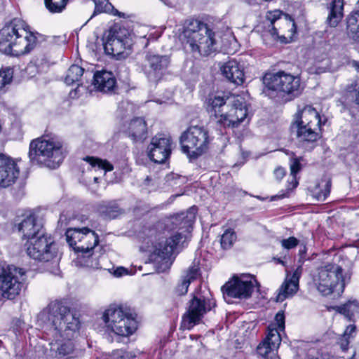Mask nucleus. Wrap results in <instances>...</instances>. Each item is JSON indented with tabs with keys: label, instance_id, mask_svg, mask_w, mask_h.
<instances>
[{
	"label": "nucleus",
	"instance_id": "nucleus-21",
	"mask_svg": "<svg viewBox=\"0 0 359 359\" xmlns=\"http://www.w3.org/2000/svg\"><path fill=\"white\" fill-rule=\"evenodd\" d=\"M15 42L11 50L17 55H25L30 53L36 46V36L27 31L25 27L20 29L18 37L15 38Z\"/></svg>",
	"mask_w": 359,
	"mask_h": 359
},
{
	"label": "nucleus",
	"instance_id": "nucleus-16",
	"mask_svg": "<svg viewBox=\"0 0 359 359\" xmlns=\"http://www.w3.org/2000/svg\"><path fill=\"white\" fill-rule=\"evenodd\" d=\"M172 140L164 134H158L151 140L147 147V155L154 162L163 163L171 154Z\"/></svg>",
	"mask_w": 359,
	"mask_h": 359
},
{
	"label": "nucleus",
	"instance_id": "nucleus-27",
	"mask_svg": "<svg viewBox=\"0 0 359 359\" xmlns=\"http://www.w3.org/2000/svg\"><path fill=\"white\" fill-rule=\"evenodd\" d=\"M297 124L320 128L321 124H325V122H322L319 114L313 107L311 106H306L299 111L297 116Z\"/></svg>",
	"mask_w": 359,
	"mask_h": 359
},
{
	"label": "nucleus",
	"instance_id": "nucleus-28",
	"mask_svg": "<svg viewBox=\"0 0 359 359\" xmlns=\"http://www.w3.org/2000/svg\"><path fill=\"white\" fill-rule=\"evenodd\" d=\"M196 209L194 207H191L187 212H181L177 214L172 221V224L175 225L180 230H182V236L184 233L189 232L192 228V225L196 220Z\"/></svg>",
	"mask_w": 359,
	"mask_h": 359
},
{
	"label": "nucleus",
	"instance_id": "nucleus-58",
	"mask_svg": "<svg viewBox=\"0 0 359 359\" xmlns=\"http://www.w3.org/2000/svg\"><path fill=\"white\" fill-rule=\"evenodd\" d=\"M278 262L283 264V262L282 260H279Z\"/></svg>",
	"mask_w": 359,
	"mask_h": 359
},
{
	"label": "nucleus",
	"instance_id": "nucleus-14",
	"mask_svg": "<svg viewBox=\"0 0 359 359\" xmlns=\"http://www.w3.org/2000/svg\"><path fill=\"white\" fill-rule=\"evenodd\" d=\"M170 63V57L147 53L141 66V69L149 81L157 83L163 76Z\"/></svg>",
	"mask_w": 359,
	"mask_h": 359
},
{
	"label": "nucleus",
	"instance_id": "nucleus-2",
	"mask_svg": "<svg viewBox=\"0 0 359 359\" xmlns=\"http://www.w3.org/2000/svg\"><path fill=\"white\" fill-rule=\"evenodd\" d=\"M179 39L194 56L207 57L216 51L215 32L204 22L189 18L184 21Z\"/></svg>",
	"mask_w": 359,
	"mask_h": 359
},
{
	"label": "nucleus",
	"instance_id": "nucleus-12",
	"mask_svg": "<svg viewBox=\"0 0 359 359\" xmlns=\"http://www.w3.org/2000/svg\"><path fill=\"white\" fill-rule=\"evenodd\" d=\"M215 306V302L213 300L194 296L182 317V325L185 329H191L200 323L204 315Z\"/></svg>",
	"mask_w": 359,
	"mask_h": 359
},
{
	"label": "nucleus",
	"instance_id": "nucleus-42",
	"mask_svg": "<svg viewBox=\"0 0 359 359\" xmlns=\"http://www.w3.org/2000/svg\"><path fill=\"white\" fill-rule=\"evenodd\" d=\"M276 349L273 348L270 344L264 340L257 347V353L265 359H273L276 355Z\"/></svg>",
	"mask_w": 359,
	"mask_h": 359
},
{
	"label": "nucleus",
	"instance_id": "nucleus-11",
	"mask_svg": "<svg viewBox=\"0 0 359 359\" xmlns=\"http://www.w3.org/2000/svg\"><path fill=\"white\" fill-rule=\"evenodd\" d=\"M27 253L33 259L49 262L57 255L56 245L50 236H39L27 241Z\"/></svg>",
	"mask_w": 359,
	"mask_h": 359
},
{
	"label": "nucleus",
	"instance_id": "nucleus-13",
	"mask_svg": "<svg viewBox=\"0 0 359 359\" xmlns=\"http://www.w3.org/2000/svg\"><path fill=\"white\" fill-rule=\"evenodd\" d=\"M183 237L182 233H176L172 236L160 241L154 245V249L150 255V259L156 264H160V269L164 271L172 264L171 255L175 247L179 244Z\"/></svg>",
	"mask_w": 359,
	"mask_h": 359
},
{
	"label": "nucleus",
	"instance_id": "nucleus-6",
	"mask_svg": "<svg viewBox=\"0 0 359 359\" xmlns=\"http://www.w3.org/2000/svg\"><path fill=\"white\" fill-rule=\"evenodd\" d=\"M263 83L268 89L282 93L291 99L302 93L300 78L284 71L266 74L263 77Z\"/></svg>",
	"mask_w": 359,
	"mask_h": 359
},
{
	"label": "nucleus",
	"instance_id": "nucleus-40",
	"mask_svg": "<svg viewBox=\"0 0 359 359\" xmlns=\"http://www.w3.org/2000/svg\"><path fill=\"white\" fill-rule=\"evenodd\" d=\"M93 1L95 3L94 14L108 13L114 15L121 16V13L116 10L108 0H93Z\"/></svg>",
	"mask_w": 359,
	"mask_h": 359
},
{
	"label": "nucleus",
	"instance_id": "nucleus-45",
	"mask_svg": "<svg viewBox=\"0 0 359 359\" xmlns=\"http://www.w3.org/2000/svg\"><path fill=\"white\" fill-rule=\"evenodd\" d=\"M44 1L50 12L60 13L65 9L68 0H44Z\"/></svg>",
	"mask_w": 359,
	"mask_h": 359
},
{
	"label": "nucleus",
	"instance_id": "nucleus-30",
	"mask_svg": "<svg viewBox=\"0 0 359 359\" xmlns=\"http://www.w3.org/2000/svg\"><path fill=\"white\" fill-rule=\"evenodd\" d=\"M200 276V268L194 263L189 266L185 274L182 276V280L175 288V292L178 295H184L187 293L189 286L191 281L197 279Z\"/></svg>",
	"mask_w": 359,
	"mask_h": 359
},
{
	"label": "nucleus",
	"instance_id": "nucleus-8",
	"mask_svg": "<svg viewBox=\"0 0 359 359\" xmlns=\"http://www.w3.org/2000/svg\"><path fill=\"white\" fill-rule=\"evenodd\" d=\"M133 39L126 28L114 27L106 36L104 48L107 54L126 57L131 51Z\"/></svg>",
	"mask_w": 359,
	"mask_h": 359
},
{
	"label": "nucleus",
	"instance_id": "nucleus-35",
	"mask_svg": "<svg viewBox=\"0 0 359 359\" xmlns=\"http://www.w3.org/2000/svg\"><path fill=\"white\" fill-rule=\"evenodd\" d=\"M98 210L107 219H115L121 213V210L114 201L102 202L99 205Z\"/></svg>",
	"mask_w": 359,
	"mask_h": 359
},
{
	"label": "nucleus",
	"instance_id": "nucleus-25",
	"mask_svg": "<svg viewBox=\"0 0 359 359\" xmlns=\"http://www.w3.org/2000/svg\"><path fill=\"white\" fill-rule=\"evenodd\" d=\"M93 86L97 90L104 93L112 92L116 87V78L111 72L97 71L93 76Z\"/></svg>",
	"mask_w": 359,
	"mask_h": 359
},
{
	"label": "nucleus",
	"instance_id": "nucleus-19",
	"mask_svg": "<svg viewBox=\"0 0 359 359\" xmlns=\"http://www.w3.org/2000/svg\"><path fill=\"white\" fill-rule=\"evenodd\" d=\"M20 174L17 162L0 154V187L6 188L15 183Z\"/></svg>",
	"mask_w": 359,
	"mask_h": 359
},
{
	"label": "nucleus",
	"instance_id": "nucleus-17",
	"mask_svg": "<svg viewBox=\"0 0 359 359\" xmlns=\"http://www.w3.org/2000/svg\"><path fill=\"white\" fill-rule=\"evenodd\" d=\"M231 104V97L210 96L206 101V110L212 120L224 127L228 109Z\"/></svg>",
	"mask_w": 359,
	"mask_h": 359
},
{
	"label": "nucleus",
	"instance_id": "nucleus-38",
	"mask_svg": "<svg viewBox=\"0 0 359 359\" xmlns=\"http://www.w3.org/2000/svg\"><path fill=\"white\" fill-rule=\"evenodd\" d=\"M237 238L236 233L233 229H226L220 236L219 243L222 250H226L232 248Z\"/></svg>",
	"mask_w": 359,
	"mask_h": 359
},
{
	"label": "nucleus",
	"instance_id": "nucleus-41",
	"mask_svg": "<svg viewBox=\"0 0 359 359\" xmlns=\"http://www.w3.org/2000/svg\"><path fill=\"white\" fill-rule=\"evenodd\" d=\"M276 325H269L268 327V332L264 340L271 344L273 348L278 349L281 342V337Z\"/></svg>",
	"mask_w": 359,
	"mask_h": 359
},
{
	"label": "nucleus",
	"instance_id": "nucleus-3",
	"mask_svg": "<svg viewBox=\"0 0 359 359\" xmlns=\"http://www.w3.org/2000/svg\"><path fill=\"white\" fill-rule=\"evenodd\" d=\"M66 155L62 142L56 137H41L31 141L28 156L32 165L55 169Z\"/></svg>",
	"mask_w": 359,
	"mask_h": 359
},
{
	"label": "nucleus",
	"instance_id": "nucleus-44",
	"mask_svg": "<svg viewBox=\"0 0 359 359\" xmlns=\"http://www.w3.org/2000/svg\"><path fill=\"white\" fill-rule=\"evenodd\" d=\"M356 330V327L354 325H350L346 327L343 335L339 339V344L341 348L346 351L349 344V340L354 337V334Z\"/></svg>",
	"mask_w": 359,
	"mask_h": 359
},
{
	"label": "nucleus",
	"instance_id": "nucleus-55",
	"mask_svg": "<svg viewBox=\"0 0 359 359\" xmlns=\"http://www.w3.org/2000/svg\"><path fill=\"white\" fill-rule=\"evenodd\" d=\"M88 266L93 268H98L100 266L98 261L95 260V262L93 263V262L89 263L88 262Z\"/></svg>",
	"mask_w": 359,
	"mask_h": 359
},
{
	"label": "nucleus",
	"instance_id": "nucleus-10",
	"mask_svg": "<svg viewBox=\"0 0 359 359\" xmlns=\"http://www.w3.org/2000/svg\"><path fill=\"white\" fill-rule=\"evenodd\" d=\"M259 286L256 279L250 274L234 276L222 287L224 297L248 299L254 288Z\"/></svg>",
	"mask_w": 359,
	"mask_h": 359
},
{
	"label": "nucleus",
	"instance_id": "nucleus-32",
	"mask_svg": "<svg viewBox=\"0 0 359 359\" xmlns=\"http://www.w3.org/2000/svg\"><path fill=\"white\" fill-rule=\"evenodd\" d=\"M344 1L332 0L327 21L331 27H336L343 16Z\"/></svg>",
	"mask_w": 359,
	"mask_h": 359
},
{
	"label": "nucleus",
	"instance_id": "nucleus-22",
	"mask_svg": "<svg viewBox=\"0 0 359 359\" xmlns=\"http://www.w3.org/2000/svg\"><path fill=\"white\" fill-rule=\"evenodd\" d=\"M130 309L122 306L112 304L107 309L103 314V320L111 331L121 329L118 323L125 317L130 316Z\"/></svg>",
	"mask_w": 359,
	"mask_h": 359
},
{
	"label": "nucleus",
	"instance_id": "nucleus-54",
	"mask_svg": "<svg viewBox=\"0 0 359 359\" xmlns=\"http://www.w3.org/2000/svg\"><path fill=\"white\" fill-rule=\"evenodd\" d=\"M127 271L123 267H119L114 271V276L116 277H120L123 276V274H126Z\"/></svg>",
	"mask_w": 359,
	"mask_h": 359
},
{
	"label": "nucleus",
	"instance_id": "nucleus-18",
	"mask_svg": "<svg viewBox=\"0 0 359 359\" xmlns=\"http://www.w3.org/2000/svg\"><path fill=\"white\" fill-rule=\"evenodd\" d=\"M248 109L243 98L241 97H231V104L228 109L224 128H234L238 127L248 117Z\"/></svg>",
	"mask_w": 359,
	"mask_h": 359
},
{
	"label": "nucleus",
	"instance_id": "nucleus-57",
	"mask_svg": "<svg viewBox=\"0 0 359 359\" xmlns=\"http://www.w3.org/2000/svg\"><path fill=\"white\" fill-rule=\"evenodd\" d=\"M172 177H173V175H172ZM170 177H171V175H168L167 176V181H169Z\"/></svg>",
	"mask_w": 359,
	"mask_h": 359
},
{
	"label": "nucleus",
	"instance_id": "nucleus-36",
	"mask_svg": "<svg viewBox=\"0 0 359 359\" xmlns=\"http://www.w3.org/2000/svg\"><path fill=\"white\" fill-rule=\"evenodd\" d=\"M334 309L351 321L353 320L355 313L358 312L359 304L355 300L348 301L343 305L334 306Z\"/></svg>",
	"mask_w": 359,
	"mask_h": 359
},
{
	"label": "nucleus",
	"instance_id": "nucleus-52",
	"mask_svg": "<svg viewBox=\"0 0 359 359\" xmlns=\"http://www.w3.org/2000/svg\"><path fill=\"white\" fill-rule=\"evenodd\" d=\"M274 175L280 180L285 176V170L283 168H278L274 170Z\"/></svg>",
	"mask_w": 359,
	"mask_h": 359
},
{
	"label": "nucleus",
	"instance_id": "nucleus-43",
	"mask_svg": "<svg viewBox=\"0 0 359 359\" xmlns=\"http://www.w3.org/2000/svg\"><path fill=\"white\" fill-rule=\"evenodd\" d=\"M13 69L11 67H6L0 69V91L4 88L13 81Z\"/></svg>",
	"mask_w": 359,
	"mask_h": 359
},
{
	"label": "nucleus",
	"instance_id": "nucleus-51",
	"mask_svg": "<svg viewBox=\"0 0 359 359\" xmlns=\"http://www.w3.org/2000/svg\"><path fill=\"white\" fill-rule=\"evenodd\" d=\"M348 91H354L355 93V102L359 104V82L355 81L351 86L348 88Z\"/></svg>",
	"mask_w": 359,
	"mask_h": 359
},
{
	"label": "nucleus",
	"instance_id": "nucleus-56",
	"mask_svg": "<svg viewBox=\"0 0 359 359\" xmlns=\"http://www.w3.org/2000/svg\"><path fill=\"white\" fill-rule=\"evenodd\" d=\"M353 67L359 72V62L358 61H353Z\"/></svg>",
	"mask_w": 359,
	"mask_h": 359
},
{
	"label": "nucleus",
	"instance_id": "nucleus-48",
	"mask_svg": "<svg viewBox=\"0 0 359 359\" xmlns=\"http://www.w3.org/2000/svg\"><path fill=\"white\" fill-rule=\"evenodd\" d=\"M299 240L295 237L291 236L281 241V246L284 249L290 250L294 248L299 244Z\"/></svg>",
	"mask_w": 359,
	"mask_h": 359
},
{
	"label": "nucleus",
	"instance_id": "nucleus-34",
	"mask_svg": "<svg viewBox=\"0 0 359 359\" xmlns=\"http://www.w3.org/2000/svg\"><path fill=\"white\" fill-rule=\"evenodd\" d=\"M347 34L350 38L359 41V11L353 12L346 19Z\"/></svg>",
	"mask_w": 359,
	"mask_h": 359
},
{
	"label": "nucleus",
	"instance_id": "nucleus-24",
	"mask_svg": "<svg viewBox=\"0 0 359 359\" xmlns=\"http://www.w3.org/2000/svg\"><path fill=\"white\" fill-rule=\"evenodd\" d=\"M299 276L298 270H296L290 277L287 276L277 291L276 297L277 302H283L286 299L292 297L297 293L299 289Z\"/></svg>",
	"mask_w": 359,
	"mask_h": 359
},
{
	"label": "nucleus",
	"instance_id": "nucleus-46",
	"mask_svg": "<svg viewBox=\"0 0 359 359\" xmlns=\"http://www.w3.org/2000/svg\"><path fill=\"white\" fill-rule=\"evenodd\" d=\"M84 161H87L92 167L97 166L98 168L103 169L105 171H111L113 170V165L107 161L87 156L84 158Z\"/></svg>",
	"mask_w": 359,
	"mask_h": 359
},
{
	"label": "nucleus",
	"instance_id": "nucleus-20",
	"mask_svg": "<svg viewBox=\"0 0 359 359\" xmlns=\"http://www.w3.org/2000/svg\"><path fill=\"white\" fill-rule=\"evenodd\" d=\"M18 230L22 235L23 239L29 240L46 233L41 222L34 214H30L25 217L18 224Z\"/></svg>",
	"mask_w": 359,
	"mask_h": 359
},
{
	"label": "nucleus",
	"instance_id": "nucleus-47",
	"mask_svg": "<svg viewBox=\"0 0 359 359\" xmlns=\"http://www.w3.org/2000/svg\"><path fill=\"white\" fill-rule=\"evenodd\" d=\"M300 170V163L299 162L295 159L292 163L290 165V172L292 175V188H295L298 182L296 180V174Z\"/></svg>",
	"mask_w": 359,
	"mask_h": 359
},
{
	"label": "nucleus",
	"instance_id": "nucleus-50",
	"mask_svg": "<svg viewBox=\"0 0 359 359\" xmlns=\"http://www.w3.org/2000/svg\"><path fill=\"white\" fill-rule=\"evenodd\" d=\"M113 359H126L128 358V353L123 349L115 350L112 352Z\"/></svg>",
	"mask_w": 359,
	"mask_h": 359
},
{
	"label": "nucleus",
	"instance_id": "nucleus-29",
	"mask_svg": "<svg viewBox=\"0 0 359 359\" xmlns=\"http://www.w3.org/2000/svg\"><path fill=\"white\" fill-rule=\"evenodd\" d=\"M126 133L135 141L144 140L147 134V124L145 121L142 118L133 119L128 123Z\"/></svg>",
	"mask_w": 359,
	"mask_h": 359
},
{
	"label": "nucleus",
	"instance_id": "nucleus-53",
	"mask_svg": "<svg viewBox=\"0 0 359 359\" xmlns=\"http://www.w3.org/2000/svg\"><path fill=\"white\" fill-rule=\"evenodd\" d=\"M311 359H332V356L328 353H317Z\"/></svg>",
	"mask_w": 359,
	"mask_h": 359
},
{
	"label": "nucleus",
	"instance_id": "nucleus-33",
	"mask_svg": "<svg viewBox=\"0 0 359 359\" xmlns=\"http://www.w3.org/2000/svg\"><path fill=\"white\" fill-rule=\"evenodd\" d=\"M118 326L121 327V330L112 331L117 335L126 337L132 334L135 331L137 328L136 321L131 311L130 312V316H125L118 323Z\"/></svg>",
	"mask_w": 359,
	"mask_h": 359
},
{
	"label": "nucleus",
	"instance_id": "nucleus-37",
	"mask_svg": "<svg viewBox=\"0 0 359 359\" xmlns=\"http://www.w3.org/2000/svg\"><path fill=\"white\" fill-rule=\"evenodd\" d=\"M83 73V68L76 65H72L67 72V74L65 78V82L67 85L76 83L80 81Z\"/></svg>",
	"mask_w": 359,
	"mask_h": 359
},
{
	"label": "nucleus",
	"instance_id": "nucleus-31",
	"mask_svg": "<svg viewBox=\"0 0 359 359\" xmlns=\"http://www.w3.org/2000/svg\"><path fill=\"white\" fill-rule=\"evenodd\" d=\"M297 137L300 142H314L319 138V128L297 124Z\"/></svg>",
	"mask_w": 359,
	"mask_h": 359
},
{
	"label": "nucleus",
	"instance_id": "nucleus-49",
	"mask_svg": "<svg viewBox=\"0 0 359 359\" xmlns=\"http://www.w3.org/2000/svg\"><path fill=\"white\" fill-rule=\"evenodd\" d=\"M275 320L276 324H272L271 325H276L278 330H283L285 328V316L283 312H278L276 316Z\"/></svg>",
	"mask_w": 359,
	"mask_h": 359
},
{
	"label": "nucleus",
	"instance_id": "nucleus-1",
	"mask_svg": "<svg viewBox=\"0 0 359 359\" xmlns=\"http://www.w3.org/2000/svg\"><path fill=\"white\" fill-rule=\"evenodd\" d=\"M47 318L46 334L50 341L52 355L57 359L69 356L74 350L72 339L79 330V319L60 301L48 305Z\"/></svg>",
	"mask_w": 359,
	"mask_h": 359
},
{
	"label": "nucleus",
	"instance_id": "nucleus-39",
	"mask_svg": "<svg viewBox=\"0 0 359 359\" xmlns=\"http://www.w3.org/2000/svg\"><path fill=\"white\" fill-rule=\"evenodd\" d=\"M330 180H323L314 189L313 196L318 201H324L330 194Z\"/></svg>",
	"mask_w": 359,
	"mask_h": 359
},
{
	"label": "nucleus",
	"instance_id": "nucleus-26",
	"mask_svg": "<svg viewBox=\"0 0 359 359\" xmlns=\"http://www.w3.org/2000/svg\"><path fill=\"white\" fill-rule=\"evenodd\" d=\"M220 69L222 74L229 82L237 86L243 84L244 72L236 60H229Z\"/></svg>",
	"mask_w": 359,
	"mask_h": 359
},
{
	"label": "nucleus",
	"instance_id": "nucleus-7",
	"mask_svg": "<svg viewBox=\"0 0 359 359\" xmlns=\"http://www.w3.org/2000/svg\"><path fill=\"white\" fill-rule=\"evenodd\" d=\"M65 236L69 246L76 252H81L83 257H95L94 252L90 253L99 243V236L94 231L87 227L69 229Z\"/></svg>",
	"mask_w": 359,
	"mask_h": 359
},
{
	"label": "nucleus",
	"instance_id": "nucleus-15",
	"mask_svg": "<svg viewBox=\"0 0 359 359\" xmlns=\"http://www.w3.org/2000/svg\"><path fill=\"white\" fill-rule=\"evenodd\" d=\"M281 14L280 11H270L266 14V19L271 22V28L269 30L271 34L279 38L281 42L287 43L288 39H292L296 32V26L291 19H287L286 17L281 18Z\"/></svg>",
	"mask_w": 359,
	"mask_h": 359
},
{
	"label": "nucleus",
	"instance_id": "nucleus-5",
	"mask_svg": "<svg viewBox=\"0 0 359 359\" xmlns=\"http://www.w3.org/2000/svg\"><path fill=\"white\" fill-rule=\"evenodd\" d=\"M317 290L324 296L334 292H342L345 283L342 276V269L336 264L328 263L319 267L313 277Z\"/></svg>",
	"mask_w": 359,
	"mask_h": 359
},
{
	"label": "nucleus",
	"instance_id": "nucleus-4",
	"mask_svg": "<svg viewBox=\"0 0 359 359\" xmlns=\"http://www.w3.org/2000/svg\"><path fill=\"white\" fill-rule=\"evenodd\" d=\"M211 140L208 130L201 126H189L180 137L183 153L191 159H196L207 152Z\"/></svg>",
	"mask_w": 359,
	"mask_h": 359
},
{
	"label": "nucleus",
	"instance_id": "nucleus-23",
	"mask_svg": "<svg viewBox=\"0 0 359 359\" xmlns=\"http://www.w3.org/2000/svg\"><path fill=\"white\" fill-rule=\"evenodd\" d=\"M24 22L20 19H14L11 23L0 31V46L8 48L10 50L18 37L20 29H23Z\"/></svg>",
	"mask_w": 359,
	"mask_h": 359
},
{
	"label": "nucleus",
	"instance_id": "nucleus-9",
	"mask_svg": "<svg viewBox=\"0 0 359 359\" xmlns=\"http://www.w3.org/2000/svg\"><path fill=\"white\" fill-rule=\"evenodd\" d=\"M25 271L13 265H7L0 269V290L2 296L13 299L22 289Z\"/></svg>",
	"mask_w": 359,
	"mask_h": 359
}]
</instances>
